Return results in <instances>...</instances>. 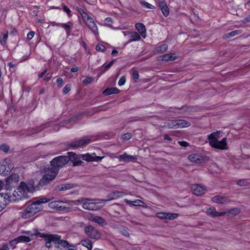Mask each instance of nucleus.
Instances as JSON below:
<instances>
[{
    "label": "nucleus",
    "instance_id": "1",
    "mask_svg": "<svg viewBox=\"0 0 250 250\" xmlns=\"http://www.w3.org/2000/svg\"><path fill=\"white\" fill-rule=\"evenodd\" d=\"M35 187L31 183H26L24 182L20 183L18 187L14 191L12 195L13 201H18L19 200L26 199L28 197V193L35 191Z\"/></svg>",
    "mask_w": 250,
    "mask_h": 250
},
{
    "label": "nucleus",
    "instance_id": "61",
    "mask_svg": "<svg viewBox=\"0 0 250 250\" xmlns=\"http://www.w3.org/2000/svg\"><path fill=\"white\" fill-rule=\"evenodd\" d=\"M124 201L126 204L133 206V201H130L126 199H125Z\"/></svg>",
    "mask_w": 250,
    "mask_h": 250
},
{
    "label": "nucleus",
    "instance_id": "15",
    "mask_svg": "<svg viewBox=\"0 0 250 250\" xmlns=\"http://www.w3.org/2000/svg\"><path fill=\"white\" fill-rule=\"evenodd\" d=\"M48 239L57 242L63 247H66L69 245L67 241L61 239V237L58 235H50L48 236Z\"/></svg>",
    "mask_w": 250,
    "mask_h": 250
},
{
    "label": "nucleus",
    "instance_id": "56",
    "mask_svg": "<svg viewBox=\"0 0 250 250\" xmlns=\"http://www.w3.org/2000/svg\"><path fill=\"white\" fill-rule=\"evenodd\" d=\"M109 157L111 158V159H114V158H118V157L117 156V154H114V153H110V154H109Z\"/></svg>",
    "mask_w": 250,
    "mask_h": 250
},
{
    "label": "nucleus",
    "instance_id": "12",
    "mask_svg": "<svg viewBox=\"0 0 250 250\" xmlns=\"http://www.w3.org/2000/svg\"><path fill=\"white\" fill-rule=\"evenodd\" d=\"M9 193H0V212L1 211L9 202H14Z\"/></svg>",
    "mask_w": 250,
    "mask_h": 250
},
{
    "label": "nucleus",
    "instance_id": "35",
    "mask_svg": "<svg viewBox=\"0 0 250 250\" xmlns=\"http://www.w3.org/2000/svg\"><path fill=\"white\" fill-rule=\"evenodd\" d=\"M240 212V210L238 208H232L228 211V212L229 213L234 215H236L238 214Z\"/></svg>",
    "mask_w": 250,
    "mask_h": 250
},
{
    "label": "nucleus",
    "instance_id": "58",
    "mask_svg": "<svg viewBox=\"0 0 250 250\" xmlns=\"http://www.w3.org/2000/svg\"><path fill=\"white\" fill-rule=\"evenodd\" d=\"M0 250H9L7 244L3 245L0 249Z\"/></svg>",
    "mask_w": 250,
    "mask_h": 250
},
{
    "label": "nucleus",
    "instance_id": "62",
    "mask_svg": "<svg viewBox=\"0 0 250 250\" xmlns=\"http://www.w3.org/2000/svg\"><path fill=\"white\" fill-rule=\"evenodd\" d=\"M123 235L125 236H129V233L125 230H124L123 231H121Z\"/></svg>",
    "mask_w": 250,
    "mask_h": 250
},
{
    "label": "nucleus",
    "instance_id": "44",
    "mask_svg": "<svg viewBox=\"0 0 250 250\" xmlns=\"http://www.w3.org/2000/svg\"><path fill=\"white\" fill-rule=\"evenodd\" d=\"M96 50L98 51L104 52L105 50V47L102 44H98L96 47Z\"/></svg>",
    "mask_w": 250,
    "mask_h": 250
},
{
    "label": "nucleus",
    "instance_id": "13",
    "mask_svg": "<svg viewBox=\"0 0 250 250\" xmlns=\"http://www.w3.org/2000/svg\"><path fill=\"white\" fill-rule=\"evenodd\" d=\"M204 210L207 214L212 217H218L224 215L227 213V212H217L215 208L210 206L206 207Z\"/></svg>",
    "mask_w": 250,
    "mask_h": 250
},
{
    "label": "nucleus",
    "instance_id": "2",
    "mask_svg": "<svg viewBox=\"0 0 250 250\" xmlns=\"http://www.w3.org/2000/svg\"><path fill=\"white\" fill-rule=\"evenodd\" d=\"M50 201L49 199L42 198L33 202L21 212V217L23 219L29 218L40 211L42 203H45Z\"/></svg>",
    "mask_w": 250,
    "mask_h": 250
},
{
    "label": "nucleus",
    "instance_id": "24",
    "mask_svg": "<svg viewBox=\"0 0 250 250\" xmlns=\"http://www.w3.org/2000/svg\"><path fill=\"white\" fill-rule=\"evenodd\" d=\"M136 30L140 33L143 38H146V29L145 26L142 23H137L135 24Z\"/></svg>",
    "mask_w": 250,
    "mask_h": 250
},
{
    "label": "nucleus",
    "instance_id": "48",
    "mask_svg": "<svg viewBox=\"0 0 250 250\" xmlns=\"http://www.w3.org/2000/svg\"><path fill=\"white\" fill-rule=\"evenodd\" d=\"M72 186L70 184H64L62 185L61 188V190H66L68 189H70L72 188Z\"/></svg>",
    "mask_w": 250,
    "mask_h": 250
},
{
    "label": "nucleus",
    "instance_id": "3",
    "mask_svg": "<svg viewBox=\"0 0 250 250\" xmlns=\"http://www.w3.org/2000/svg\"><path fill=\"white\" fill-rule=\"evenodd\" d=\"M220 134V131H217L209 134L208 137V143L212 147L221 150L227 149V138H224L221 141H219Z\"/></svg>",
    "mask_w": 250,
    "mask_h": 250
},
{
    "label": "nucleus",
    "instance_id": "30",
    "mask_svg": "<svg viewBox=\"0 0 250 250\" xmlns=\"http://www.w3.org/2000/svg\"><path fill=\"white\" fill-rule=\"evenodd\" d=\"M17 240L19 243L29 242L32 240V238L30 235H21L17 237Z\"/></svg>",
    "mask_w": 250,
    "mask_h": 250
},
{
    "label": "nucleus",
    "instance_id": "39",
    "mask_svg": "<svg viewBox=\"0 0 250 250\" xmlns=\"http://www.w3.org/2000/svg\"><path fill=\"white\" fill-rule=\"evenodd\" d=\"M112 19L110 18H106L104 20V24L105 25H106L107 26L110 27L112 25Z\"/></svg>",
    "mask_w": 250,
    "mask_h": 250
},
{
    "label": "nucleus",
    "instance_id": "42",
    "mask_svg": "<svg viewBox=\"0 0 250 250\" xmlns=\"http://www.w3.org/2000/svg\"><path fill=\"white\" fill-rule=\"evenodd\" d=\"M237 183L240 186H246L248 184V182L246 180H239L237 181Z\"/></svg>",
    "mask_w": 250,
    "mask_h": 250
},
{
    "label": "nucleus",
    "instance_id": "26",
    "mask_svg": "<svg viewBox=\"0 0 250 250\" xmlns=\"http://www.w3.org/2000/svg\"><path fill=\"white\" fill-rule=\"evenodd\" d=\"M120 90L116 87H111L107 88L104 91L103 93L106 95H111L113 94H117L119 93Z\"/></svg>",
    "mask_w": 250,
    "mask_h": 250
},
{
    "label": "nucleus",
    "instance_id": "59",
    "mask_svg": "<svg viewBox=\"0 0 250 250\" xmlns=\"http://www.w3.org/2000/svg\"><path fill=\"white\" fill-rule=\"evenodd\" d=\"M57 83L59 85H61L63 83V80L61 78H59L57 80Z\"/></svg>",
    "mask_w": 250,
    "mask_h": 250
},
{
    "label": "nucleus",
    "instance_id": "51",
    "mask_svg": "<svg viewBox=\"0 0 250 250\" xmlns=\"http://www.w3.org/2000/svg\"><path fill=\"white\" fill-rule=\"evenodd\" d=\"M70 90V86L69 85H66L63 89V92L64 94L67 93Z\"/></svg>",
    "mask_w": 250,
    "mask_h": 250
},
{
    "label": "nucleus",
    "instance_id": "63",
    "mask_svg": "<svg viewBox=\"0 0 250 250\" xmlns=\"http://www.w3.org/2000/svg\"><path fill=\"white\" fill-rule=\"evenodd\" d=\"M119 194H120V193L118 192H117L116 193L114 192V197H113L111 199H115V198L119 197L120 196Z\"/></svg>",
    "mask_w": 250,
    "mask_h": 250
},
{
    "label": "nucleus",
    "instance_id": "17",
    "mask_svg": "<svg viewBox=\"0 0 250 250\" xmlns=\"http://www.w3.org/2000/svg\"><path fill=\"white\" fill-rule=\"evenodd\" d=\"M191 189L193 193L197 196L202 195L206 191L205 187L199 184L193 185L191 187Z\"/></svg>",
    "mask_w": 250,
    "mask_h": 250
},
{
    "label": "nucleus",
    "instance_id": "5",
    "mask_svg": "<svg viewBox=\"0 0 250 250\" xmlns=\"http://www.w3.org/2000/svg\"><path fill=\"white\" fill-rule=\"evenodd\" d=\"M83 21L95 36L99 35L98 28L94 20L83 9L79 10Z\"/></svg>",
    "mask_w": 250,
    "mask_h": 250
},
{
    "label": "nucleus",
    "instance_id": "53",
    "mask_svg": "<svg viewBox=\"0 0 250 250\" xmlns=\"http://www.w3.org/2000/svg\"><path fill=\"white\" fill-rule=\"evenodd\" d=\"M5 167L4 168L5 170H11L13 168V166L12 164H8L7 166H5Z\"/></svg>",
    "mask_w": 250,
    "mask_h": 250
},
{
    "label": "nucleus",
    "instance_id": "41",
    "mask_svg": "<svg viewBox=\"0 0 250 250\" xmlns=\"http://www.w3.org/2000/svg\"><path fill=\"white\" fill-rule=\"evenodd\" d=\"M132 78L135 82H138L139 79V76L138 71H134L132 73Z\"/></svg>",
    "mask_w": 250,
    "mask_h": 250
},
{
    "label": "nucleus",
    "instance_id": "22",
    "mask_svg": "<svg viewBox=\"0 0 250 250\" xmlns=\"http://www.w3.org/2000/svg\"><path fill=\"white\" fill-rule=\"evenodd\" d=\"M159 6L164 16L167 17L169 14V11L166 3L162 0L159 2Z\"/></svg>",
    "mask_w": 250,
    "mask_h": 250
},
{
    "label": "nucleus",
    "instance_id": "43",
    "mask_svg": "<svg viewBox=\"0 0 250 250\" xmlns=\"http://www.w3.org/2000/svg\"><path fill=\"white\" fill-rule=\"evenodd\" d=\"M126 82V79L125 77V76H123L121 77V78L120 79L119 82H118V85L119 86H122L124 85Z\"/></svg>",
    "mask_w": 250,
    "mask_h": 250
},
{
    "label": "nucleus",
    "instance_id": "28",
    "mask_svg": "<svg viewBox=\"0 0 250 250\" xmlns=\"http://www.w3.org/2000/svg\"><path fill=\"white\" fill-rule=\"evenodd\" d=\"M177 58L175 53L167 54L162 56V60L163 61H172Z\"/></svg>",
    "mask_w": 250,
    "mask_h": 250
},
{
    "label": "nucleus",
    "instance_id": "34",
    "mask_svg": "<svg viewBox=\"0 0 250 250\" xmlns=\"http://www.w3.org/2000/svg\"><path fill=\"white\" fill-rule=\"evenodd\" d=\"M140 3L144 7H145V8H147V9H153L155 7V6H153V5H152L147 2H146V1H141L140 2Z\"/></svg>",
    "mask_w": 250,
    "mask_h": 250
},
{
    "label": "nucleus",
    "instance_id": "31",
    "mask_svg": "<svg viewBox=\"0 0 250 250\" xmlns=\"http://www.w3.org/2000/svg\"><path fill=\"white\" fill-rule=\"evenodd\" d=\"M82 245L86 247L88 250H91L92 249V244L91 241L89 239H85L82 240L81 242Z\"/></svg>",
    "mask_w": 250,
    "mask_h": 250
},
{
    "label": "nucleus",
    "instance_id": "21",
    "mask_svg": "<svg viewBox=\"0 0 250 250\" xmlns=\"http://www.w3.org/2000/svg\"><path fill=\"white\" fill-rule=\"evenodd\" d=\"M212 201L214 203L218 204H227L229 202L228 197L220 195L214 196L212 198Z\"/></svg>",
    "mask_w": 250,
    "mask_h": 250
},
{
    "label": "nucleus",
    "instance_id": "36",
    "mask_svg": "<svg viewBox=\"0 0 250 250\" xmlns=\"http://www.w3.org/2000/svg\"><path fill=\"white\" fill-rule=\"evenodd\" d=\"M144 205H145L144 203L140 200L137 199L133 201V206H143Z\"/></svg>",
    "mask_w": 250,
    "mask_h": 250
},
{
    "label": "nucleus",
    "instance_id": "52",
    "mask_svg": "<svg viewBox=\"0 0 250 250\" xmlns=\"http://www.w3.org/2000/svg\"><path fill=\"white\" fill-rule=\"evenodd\" d=\"M178 143L182 146L186 147L188 146V143L186 141H179Z\"/></svg>",
    "mask_w": 250,
    "mask_h": 250
},
{
    "label": "nucleus",
    "instance_id": "14",
    "mask_svg": "<svg viewBox=\"0 0 250 250\" xmlns=\"http://www.w3.org/2000/svg\"><path fill=\"white\" fill-rule=\"evenodd\" d=\"M85 232L87 235L92 238L97 239L101 237L100 233L91 226H88L85 228Z\"/></svg>",
    "mask_w": 250,
    "mask_h": 250
},
{
    "label": "nucleus",
    "instance_id": "6",
    "mask_svg": "<svg viewBox=\"0 0 250 250\" xmlns=\"http://www.w3.org/2000/svg\"><path fill=\"white\" fill-rule=\"evenodd\" d=\"M69 160L68 157L65 156L57 157L51 161V167L59 170L60 167H63Z\"/></svg>",
    "mask_w": 250,
    "mask_h": 250
},
{
    "label": "nucleus",
    "instance_id": "38",
    "mask_svg": "<svg viewBox=\"0 0 250 250\" xmlns=\"http://www.w3.org/2000/svg\"><path fill=\"white\" fill-rule=\"evenodd\" d=\"M93 80V78L91 77H87L85 79H84L83 81V83L84 85H87L90 83L92 82V81Z\"/></svg>",
    "mask_w": 250,
    "mask_h": 250
},
{
    "label": "nucleus",
    "instance_id": "54",
    "mask_svg": "<svg viewBox=\"0 0 250 250\" xmlns=\"http://www.w3.org/2000/svg\"><path fill=\"white\" fill-rule=\"evenodd\" d=\"M51 77H52V75L48 73L45 75V76L44 78V80L45 81H48L49 80H50Z\"/></svg>",
    "mask_w": 250,
    "mask_h": 250
},
{
    "label": "nucleus",
    "instance_id": "25",
    "mask_svg": "<svg viewBox=\"0 0 250 250\" xmlns=\"http://www.w3.org/2000/svg\"><path fill=\"white\" fill-rule=\"evenodd\" d=\"M168 48V46L165 43L160 44L155 48V52L156 53H163L166 52Z\"/></svg>",
    "mask_w": 250,
    "mask_h": 250
},
{
    "label": "nucleus",
    "instance_id": "55",
    "mask_svg": "<svg viewBox=\"0 0 250 250\" xmlns=\"http://www.w3.org/2000/svg\"><path fill=\"white\" fill-rule=\"evenodd\" d=\"M61 24H62V23H57L55 21H52L50 22V24L53 26H57L60 27V25Z\"/></svg>",
    "mask_w": 250,
    "mask_h": 250
},
{
    "label": "nucleus",
    "instance_id": "9",
    "mask_svg": "<svg viewBox=\"0 0 250 250\" xmlns=\"http://www.w3.org/2000/svg\"><path fill=\"white\" fill-rule=\"evenodd\" d=\"M83 203V208L84 209L91 210H97L100 209V207L97 203L93 202L92 200L84 198L81 201Z\"/></svg>",
    "mask_w": 250,
    "mask_h": 250
},
{
    "label": "nucleus",
    "instance_id": "16",
    "mask_svg": "<svg viewBox=\"0 0 250 250\" xmlns=\"http://www.w3.org/2000/svg\"><path fill=\"white\" fill-rule=\"evenodd\" d=\"M90 139L84 138L82 139L72 142L70 146L74 148H78L86 146L90 142Z\"/></svg>",
    "mask_w": 250,
    "mask_h": 250
},
{
    "label": "nucleus",
    "instance_id": "8",
    "mask_svg": "<svg viewBox=\"0 0 250 250\" xmlns=\"http://www.w3.org/2000/svg\"><path fill=\"white\" fill-rule=\"evenodd\" d=\"M80 157L83 160L87 162H101L102 160L104 158V156H98L95 153L81 154Z\"/></svg>",
    "mask_w": 250,
    "mask_h": 250
},
{
    "label": "nucleus",
    "instance_id": "37",
    "mask_svg": "<svg viewBox=\"0 0 250 250\" xmlns=\"http://www.w3.org/2000/svg\"><path fill=\"white\" fill-rule=\"evenodd\" d=\"M25 233L27 234V235H30V236H33L34 235H37L40 234V232L38 231L37 229H34V232H31L30 231H26Z\"/></svg>",
    "mask_w": 250,
    "mask_h": 250
},
{
    "label": "nucleus",
    "instance_id": "50",
    "mask_svg": "<svg viewBox=\"0 0 250 250\" xmlns=\"http://www.w3.org/2000/svg\"><path fill=\"white\" fill-rule=\"evenodd\" d=\"M19 243V241L17 240V238L14 239V240H11L10 242V244L12 246H15L17 244Z\"/></svg>",
    "mask_w": 250,
    "mask_h": 250
},
{
    "label": "nucleus",
    "instance_id": "46",
    "mask_svg": "<svg viewBox=\"0 0 250 250\" xmlns=\"http://www.w3.org/2000/svg\"><path fill=\"white\" fill-rule=\"evenodd\" d=\"M131 136H132V135L130 133H127L124 134L122 136V138L124 140H128L129 139H130L131 138Z\"/></svg>",
    "mask_w": 250,
    "mask_h": 250
},
{
    "label": "nucleus",
    "instance_id": "49",
    "mask_svg": "<svg viewBox=\"0 0 250 250\" xmlns=\"http://www.w3.org/2000/svg\"><path fill=\"white\" fill-rule=\"evenodd\" d=\"M34 35H35L34 32L30 31L28 33V34L27 35V38L28 40H30L34 37Z\"/></svg>",
    "mask_w": 250,
    "mask_h": 250
},
{
    "label": "nucleus",
    "instance_id": "29",
    "mask_svg": "<svg viewBox=\"0 0 250 250\" xmlns=\"http://www.w3.org/2000/svg\"><path fill=\"white\" fill-rule=\"evenodd\" d=\"M188 159L191 162L198 163L200 161V156L196 154H191L188 156Z\"/></svg>",
    "mask_w": 250,
    "mask_h": 250
},
{
    "label": "nucleus",
    "instance_id": "60",
    "mask_svg": "<svg viewBox=\"0 0 250 250\" xmlns=\"http://www.w3.org/2000/svg\"><path fill=\"white\" fill-rule=\"evenodd\" d=\"M78 71V67L77 66L73 67L71 69V71L72 72H76Z\"/></svg>",
    "mask_w": 250,
    "mask_h": 250
},
{
    "label": "nucleus",
    "instance_id": "4",
    "mask_svg": "<svg viewBox=\"0 0 250 250\" xmlns=\"http://www.w3.org/2000/svg\"><path fill=\"white\" fill-rule=\"evenodd\" d=\"M41 173L42 174V177L39 182V185L43 186L55 179L58 173V169L50 166L43 168L41 170Z\"/></svg>",
    "mask_w": 250,
    "mask_h": 250
},
{
    "label": "nucleus",
    "instance_id": "11",
    "mask_svg": "<svg viewBox=\"0 0 250 250\" xmlns=\"http://www.w3.org/2000/svg\"><path fill=\"white\" fill-rule=\"evenodd\" d=\"M19 181V176L17 174H13L7 177L5 180L6 188L11 189L17 186Z\"/></svg>",
    "mask_w": 250,
    "mask_h": 250
},
{
    "label": "nucleus",
    "instance_id": "19",
    "mask_svg": "<svg viewBox=\"0 0 250 250\" xmlns=\"http://www.w3.org/2000/svg\"><path fill=\"white\" fill-rule=\"evenodd\" d=\"M88 220L95 222L100 225L105 224V220L102 217L95 216L92 214L89 213L87 216Z\"/></svg>",
    "mask_w": 250,
    "mask_h": 250
},
{
    "label": "nucleus",
    "instance_id": "57",
    "mask_svg": "<svg viewBox=\"0 0 250 250\" xmlns=\"http://www.w3.org/2000/svg\"><path fill=\"white\" fill-rule=\"evenodd\" d=\"M46 72H47V69H44L42 72L39 74V75H38L39 78H42L44 75V74L46 73Z\"/></svg>",
    "mask_w": 250,
    "mask_h": 250
},
{
    "label": "nucleus",
    "instance_id": "20",
    "mask_svg": "<svg viewBox=\"0 0 250 250\" xmlns=\"http://www.w3.org/2000/svg\"><path fill=\"white\" fill-rule=\"evenodd\" d=\"M119 161H125L126 162L134 161L137 160V157L135 156L130 155L126 153H124L123 154L120 155L118 157Z\"/></svg>",
    "mask_w": 250,
    "mask_h": 250
},
{
    "label": "nucleus",
    "instance_id": "7",
    "mask_svg": "<svg viewBox=\"0 0 250 250\" xmlns=\"http://www.w3.org/2000/svg\"><path fill=\"white\" fill-rule=\"evenodd\" d=\"M190 125V123L184 120H170L167 123V126L170 128H184Z\"/></svg>",
    "mask_w": 250,
    "mask_h": 250
},
{
    "label": "nucleus",
    "instance_id": "45",
    "mask_svg": "<svg viewBox=\"0 0 250 250\" xmlns=\"http://www.w3.org/2000/svg\"><path fill=\"white\" fill-rule=\"evenodd\" d=\"M114 61H115V60H113L108 64H107L106 65H104V64L103 65L102 67H104V70L106 71L107 69H108L113 65Z\"/></svg>",
    "mask_w": 250,
    "mask_h": 250
},
{
    "label": "nucleus",
    "instance_id": "32",
    "mask_svg": "<svg viewBox=\"0 0 250 250\" xmlns=\"http://www.w3.org/2000/svg\"><path fill=\"white\" fill-rule=\"evenodd\" d=\"M8 37V31H4L2 34H1V37H0V42L2 45H4L6 42V41Z\"/></svg>",
    "mask_w": 250,
    "mask_h": 250
},
{
    "label": "nucleus",
    "instance_id": "27",
    "mask_svg": "<svg viewBox=\"0 0 250 250\" xmlns=\"http://www.w3.org/2000/svg\"><path fill=\"white\" fill-rule=\"evenodd\" d=\"M130 39L128 41L129 42L139 41L141 39L140 34L136 32H131L130 34Z\"/></svg>",
    "mask_w": 250,
    "mask_h": 250
},
{
    "label": "nucleus",
    "instance_id": "47",
    "mask_svg": "<svg viewBox=\"0 0 250 250\" xmlns=\"http://www.w3.org/2000/svg\"><path fill=\"white\" fill-rule=\"evenodd\" d=\"M0 149L1 150L5 152H7L9 150V146L7 145H5V144H3V145L0 146Z\"/></svg>",
    "mask_w": 250,
    "mask_h": 250
},
{
    "label": "nucleus",
    "instance_id": "40",
    "mask_svg": "<svg viewBox=\"0 0 250 250\" xmlns=\"http://www.w3.org/2000/svg\"><path fill=\"white\" fill-rule=\"evenodd\" d=\"M63 10L66 13L68 16L70 18L72 15L71 14V10L66 5H62Z\"/></svg>",
    "mask_w": 250,
    "mask_h": 250
},
{
    "label": "nucleus",
    "instance_id": "64",
    "mask_svg": "<svg viewBox=\"0 0 250 250\" xmlns=\"http://www.w3.org/2000/svg\"><path fill=\"white\" fill-rule=\"evenodd\" d=\"M164 139L166 140L171 141V138L168 135H165L164 137Z\"/></svg>",
    "mask_w": 250,
    "mask_h": 250
},
{
    "label": "nucleus",
    "instance_id": "18",
    "mask_svg": "<svg viewBox=\"0 0 250 250\" xmlns=\"http://www.w3.org/2000/svg\"><path fill=\"white\" fill-rule=\"evenodd\" d=\"M157 217L162 219L173 220L176 218L179 214L174 213L159 212L156 214Z\"/></svg>",
    "mask_w": 250,
    "mask_h": 250
},
{
    "label": "nucleus",
    "instance_id": "33",
    "mask_svg": "<svg viewBox=\"0 0 250 250\" xmlns=\"http://www.w3.org/2000/svg\"><path fill=\"white\" fill-rule=\"evenodd\" d=\"M69 154L72 155L75 160V162H74L73 164L74 166H77L81 165V164L82 163V161L80 159L77 160L76 155L75 153L73 152H69Z\"/></svg>",
    "mask_w": 250,
    "mask_h": 250
},
{
    "label": "nucleus",
    "instance_id": "23",
    "mask_svg": "<svg viewBox=\"0 0 250 250\" xmlns=\"http://www.w3.org/2000/svg\"><path fill=\"white\" fill-rule=\"evenodd\" d=\"M73 25V23L72 22L68 21L66 23H62L60 25V27L64 29L66 35L67 36H69L70 35V32Z\"/></svg>",
    "mask_w": 250,
    "mask_h": 250
},
{
    "label": "nucleus",
    "instance_id": "10",
    "mask_svg": "<svg viewBox=\"0 0 250 250\" xmlns=\"http://www.w3.org/2000/svg\"><path fill=\"white\" fill-rule=\"evenodd\" d=\"M64 204H68L66 201H54L49 203L48 206L50 208L56 209L58 211H64L68 208V207L64 205Z\"/></svg>",
    "mask_w": 250,
    "mask_h": 250
}]
</instances>
